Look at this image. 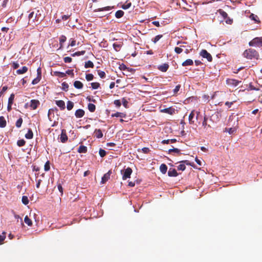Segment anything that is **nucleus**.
I'll return each instance as SVG.
<instances>
[{
    "mask_svg": "<svg viewBox=\"0 0 262 262\" xmlns=\"http://www.w3.org/2000/svg\"><path fill=\"white\" fill-rule=\"evenodd\" d=\"M42 10H36L31 12L28 16V24L30 25H37L43 20L44 16L42 15Z\"/></svg>",
    "mask_w": 262,
    "mask_h": 262,
    "instance_id": "f257e3e1",
    "label": "nucleus"
},
{
    "mask_svg": "<svg viewBox=\"0 0 262 262\" xmlns=\"http://www.w3.org/2000/svg\"><path fill=\"white\" fill-rule=\"evenodd\" d=\"M244 57L248 59H257L259 57V54L255 50L253 49H248L246 50L243 53Z\"/></svg>",
    "mask_w": 262,
    "mask_h": 262,
    "instance_id": "f03ea898",
    "label": "nucleus"
},
{
    "mask_svg": "<svg viewBox=\"0 0 262 262\" xmlns=\"http://www.w3.org/2000/svg\"><path fill=\"white\" fill-rule=\"evenodd\" d=\"M249 45L252 47L262 46V37H257L249 42Z\"/></svg>",
    "mask_w": 262,
    "mask_h": 262,
    "instance_id": "7ed1b4c3",
    "label": "nucleus"
},
{
    "mask_svg": "<svg viewBox=\"0 0 262 262\" xmlns=\"http://www.w3.org/2000/svg\"><path fill=\"white\" fill-rule=\"evenodd\" d=\"M211 122H212V119L211 117L209 118L206 115L204 117V120L202 123V125L205 128H211Z\"/></svg>",
    "mask_w": 262,
    "mask_h": 262,
    "instance_id": "20e7f679",
    "label": "nucleus"
},
{
    "mask_svg": "<svg viewBox=\"0 0 262 262\" xmlns=\"http://www.w3.org/2000/svg\"><path fill=\"white\" fill-rule=\"evenodd\" d=\"M133 170L130 167H127L124 170V171L122 170L121 173L122 174V179L123 180H125L129 178Z\"/></svg>",
    "mask_w": 262,
    "mask_h": 262,
    "instance_id": "39448f33",
    "label": "nucleus"
},
{
    "mask_svg": "<svg viewBox=\"0 0 262 262\" xmlns=\"http://www.w3.org/2000/svg\"><path fill=\"white\" fill-rule=\"evenodd\" d=\"M39 104L40 102L37 99H31L30 104L26 103L25 104V107L28 108L30 106L32 110H35Z\"/></svg>",
    "mask_w": 262,
    "mask_h": 262,
    "instance_id": "423d86ee",
    "label": "nucleus"
},
{
    "mask_svg": "<svg viewBox=\"0 0 262 262\" xmlns=\"http://www.w3.org/2000/svg\"><path fill=\"white\" fill-rule=\"evenodd\" d=\"M200 55L203 58H206L209 62L212 61V57L211 54L208 53L206 50H202L200 52Z\"/></svg>",
    "mask_w": 262,
    "mask_h": 262,
    "instance_id": "0eeeda50",
    "label": "nucleus"
},
{
    "mask_svg": "<svg viewBox=\"0 0 262 262\" xmlns=\"http://www.w3.org/2000/svg\"><path fill=\"white\" fill-rule=\"evenodd\" d=\"M41 69L40 68H38L37 69V77L33 80L32 84L35 85L38 83L41 80Z\"/></svg>",
    "mask_w": 262,
    "mask_h": 262,
    "instance_id": "6e6552de",
    "label": "nucleus"
},
{
    "mask_svg": "<svg viewBox=\"0 0 262 262\" xmlns=\"http://www.w3.org/2000/svg\"><path fill=\"white\" fill-rule=\"evenodd\" d=\"M68 136L65 129H62L60 140L61 142L65 143L68 140Z\"/></svg>",
    "mask_w": 262,
    "mask_h": 262,
    "instance_id": "1a4fd4ad",
    "label": "nucleus"
},
{
    "mask_svg": "<svg viewBox=\"0 0 262 262\" xmlns=\"http://www.w3.org/2000/svg\"><path fill=\"white\" fill-rule=\"evenodd\" d=\"M240 82H241V81L233 79H229L227 80V83L228 85L234 86H237Z\"/></svg>",
    "mask_w": 262,
    "mask_h": 262,
    "instance_id": "9d476101",
    "label": "nucleus"
},
{
    "mask_svg": "<svg viewBox=\"0 0 262 262\" xmlns=\"http://www.w3.org/2000/svg\"><path fill=\"white\" fill-rule=\"evenodd\" d=\"M112 173L111 170H109L107 173H105L101 179V183L104 184L110 178V175Z\"/></svg>",
    "mask_w": 262,
    "mask_h": 262,
    "instance_id": "9b49d317",
    "label": "nucleus"
},
{
    "mask_svg": "<svg viewBox=\"0 0 262 262\" xmlns=\"http://www.w3.org/2000/svg\"><path fill=\"white\" fill-rule=\"evenodd\" d=\"M85 112L82 109H78L75 111V116L77 118H80L84 116Z\"/></svg>",
    "mask_w": 262,
    "mask_h": 262,
    "instance_id": "f8f14e48",
    "label": "nucleus"
},
{
    "mask_svg": "<svg viewBox=\"0 0 262 262\" xmlns=\"http://www.w3.org/2000/svg\"><path fill=\"white\" fill-rule=\"evenodd\" d=\"M168 68L169 64L166 63L160 65L158 67V70L162 72H166L168 69Z\"/></svg>",
    "mask_w": 262,
    "mask_h": 262,
    "instance_id": "ddd939ff",
    "label": "nucleus"
},
{
    "mask_svg": "<svg viewBox=\"0 0 262 262\" xmlns=\"http://www.w3.org/2000/svg\"><path fill=\"white\" fill-rule=\"evenodd\" d=\"M161 112H163V113H167V114H168L170 115H172L175 112V109L171 107H169L168 108L161 110Z\"/></svg>",
    "mask_w": 262,
    "mask_h": 262,
    "instance_id": "4468645a",
    "label": "nucleus"
},
{
    "mask_svg": "<svg viewBox=\"0 0 262 262\" xmlns=\"http://www.w3.org/2000/svg\"><path fill=\"white\" fill-rule=\"evenodd\" d=\"M56 104L61 110H64L66 107L65 103L62 100L56 101Z\"/></svg>",
    "mask_w": 262,
    "mask_h": 262,
    "instance_id": "2eb2a0df",
    "label": "nucleus"
},
{
    "mask_svg": "<svg viewBox=\"0 0 262 262\" xmlns=\"http://www.w3.org/2000/svg\"><path fill=\"white\" fill-rule=\"evenodd\" d=\"M168 175L169 177H177L178 173L175 169L170 168L168 171Z\"/></svg>",
    "mask_w": 262,
    "mask_h": 262,
    "instance_id": "dca6fc26",
    "label": "nucleus"
},
{
    "mask_svg": "<svg viewBox=\"0 0 262 262\" xmlns=\"http://www.w3.org/2000/svg\"><path fill=\"white\" fill-rule=\"evenodd\" d=\"M28 68L27 67L24 66L21 69L17 70L16 73L18 75L23 74L26 73L28 71Z\"/></svg>",
    "mask_w": 262,
    "mask_h": 262,
    "instance_id": "f3484780",
    "label": "nucleus"
},
{
    "mask_svg": "<svg viewBox=\"0 0 262 262\" xmlns=\"http://www.w3.org/2000/svg\"><path fill=\"white\" fill-rule=\"evenodd\" d=\"M7 124L6 120L4 117L1 116L0 117V127L4 128L6 127Z\"/></svg>",
    "mask_w": 262,
    "mask_h": 262,
    "instance_id": "a211bd4d",
    "label": "nucleus"
},
{
    "mask_svg": "<svg viewBox=\"0 0 262 262\" xmlns=\"http://www.w3.org/2000/svg\"><path fill=\"white\" fill-rule=\"evenodd\" d=\"M67 37L64 35H61L59 38V49H61L63 48V43L66 41Z\"/></svg>",
    "mask_w": 262,
    "mask_h": 262,
    "instance_id": "6ab92c4d",
    "label": "nucleus"
},
{
    "mask_svg": "<svg viewBox=\"0 0 262 262\" xmlns=\"http://www.w3.org/2000/svg\"><path fill=\"white\" fill-rule=\"evenodd\" d=\"M74 86L77 89H81L83 88V85L81 81L77 80L74 82Z\"/></svg>",
    "mask_w": 262,
    "mask_h": 262,
    "instance_id": "aec40b11",
    "label": "nucleus"
},
{
    "mask_svg": "<svg viewBox=\"0 0 262 262\" xmlns=\"http://www.w3.org/2000/svg\"><path fill=\"white\" fill-rule=\"evenodd\" d=\"M193 60L190 59H188L186 60L185 61H184L182 63V65L183 67H186V66H188L193 65Z\"/></svg>",
    "mask_w": 262,
    "mask_h": 262,
    "instance_id": "412c9836",
    "label": "nucleus"
},
{
    "mask_svg": "<svg viewBox=\"0 0 262 262\" xmlns=\"http://www.w3.org/2000/svg\"><path fill=\"white\" fill-rule=\"evenodd\" d=\"M88 108L90 112L93 113L95 111L96 106L93 103H89L88 104Z\"/></svg>",
    "mask_w": 262,
    "mask_h": 262,
    "instance_id": "4be33fe9",
    "label": "nucleus"
},
{
    "mask_svg": "<svg viewBox=\"0 0 262 262\" xmlns=\"http://www.w3.org/2000/svg\"><path fill=\"white\" fill-rule=\"evenodd\" d=\"M94 134H95V136L97 138H101L103 137V134L100 129H96L95 130Z\"/></svg>",
    "mask_w": 262,
    "mask_h": 262,
    "instance_id": "5701e85b",
    "label": "nucleus"
},
{
    "mask_svg": "<svg viewBox=\"0 0 262 262\" xmlns=\"http://www.w3.org/2000/svg\"><path fill=\"white\" fill-rule=\"evenodd\" d=\"M111 116L112 117H121V118H125L126 115L123 113L117 112L114 114H112Z\"/></svg>",
    "mask_w": 262,
    "mask_h": 262,
    "instance_id": "b1692460",
    "label": "nucleus"
},
{
    "mask_svg": "<svg viewBox=\"0 0 262 262\" xmlns=\"http://www.w3.org/2000/svg\"><path fill=\"white\" fill-rule=\"evenodd\" d=\"M26 138L28 139H31L33 137V133L31 129H29L28 133L25 135Z\"/></svg>",
    "mask_w": 262,
    "mask_h": 262,
    "instance_id": "393cba45",
    "label": "nucleus"
},
{
    "mask_svg": "<svg viewBox=\"0 0 262 262\" xmlns=\"http://www.w3.org/2000/svg\"><path fill=\"white\" fill-rule=\"evenodd\" d=\"M160 170L163 174H165L167 171V167L165 164H162L160 166Z\"/></svg>",
    "mask_w": 262,
    "mask_h": 262,
    "instance_id": "a878e982",
    "label": "nucleus"
},
{
    "mask_svg": "<svg viewBox=\"0 0 262 262\" xmlns=\"http://www.w3.org/2000/svg\"><path fill=\"white\" fill-rule=\"evenodd\" d=\"M77 151L79 153H85L87 151V147L84 145H80Z\"/></svg>",
    "mask_w": 262,
    "mask_h": 262,
    "instance_id": "bb28decb",
    "label": "nucleus"
},
{
    "mask_svg": "<svg viewBox=\"0 0 262 262\" xmlns=\"http://www.w3.org/2000/svg\"><path fill=\"white\" fill-rule=\"evenodd\" d=\"M54 75L56 76H58L60 78H63L66 76V73L59 72V71H55L54 72Z\"/></svg>",
    "mask_w": 262,
    "mask_h": 262,
    "instance_id": "cd10ccee",
    "label": "nucleus"
},
{
    "mask_svg": "<svg viewBox=\"0 0 262 262\" xmlns=\"http://www.w3.org/2000/svg\"><path fill=\"white\" fill-rule=\"evenodd\" d=\"M194 110L191 111V113L189 115L188 120H189V122L190 124H193L194 123V121L193 120V119L194 116Z\"/></svg>",
    "mask_w": 262,
    "mask_h": 262,
    "instance_id": "c85d7f7f",
    "label": "nucleus"
},
{
    "mask_svg": "<svg viewBox=\"0 0 262 262\" xmlns=\"http://www.w3.org/2000/svg\"><path fill=\"white\" fill-rule=\"evenodd\" d=\"M94 67V63H93L92 61H91L90 60H89L85 62L84 67L85 68H93Z\"/></svg>",
    "mask_w": 262,
    "mask_h": 262,
    "instance_id": "c756f323",
    "label": "nucleus"
},
{
    "mask_svg": "<svg viewBox=\"0 0 262 262\" xmlns=\"http://www.w3.org/2000/svg\"><path fill=\"white\" fill-rule=\"evenodd\" d=\"M124 15V12L122 10H118L115 13V16L117 18L122 17Z\"/></svg>",
    "mask_w": 262,
    "mask_h": 262,
    "instance_id": "7c9ffc66",
    "label": "nucleus"
},
{
    "mask_svg": "<svg viewBox=\"0 0 262 262\" xmlns=\"http://www.w3.org/2000/svg\"><path fill=\"white\" fill-rule=\"evenodd\" d=\"M24 222L29 226H31L32 225V221L31 220V219L27 215H26L25 217Z\"/></svg>",
    "mask_w": 262,
    "mask_h": 262,
    "instance_id": "2f4dec72",
    "label": "nucleus"
},
{
    "mask_svg": "<svg viewBox=\"0 0 262 262\" xmlns=\"http://www.w3.org/2000/svg\"><path fill=\"white\" fill-rule=\"evenodd\" d=\"M172 152H174L176 153H177L178 155H180L181 154V151L180 149H179L178 148H173L172 149H170L168 150V153L170 154Z\"/></svg>",
    "mask_w": 262,
    "mask_h": 262,
    "instance_id": "473e14b6",
    "label": "nucleus"
},
{
    "mask_svg": "<svg viewBox=\"0 0 262 262\" xmlns=\"http://www.w3.org/2000/svg\"><path fill=\"white\" fill-rule=\"evenodd\" d=\"M113 46L114 50L116 51H119L121 49L122 45L120 43H114Z\"/></svg>",
    "mask_w": 262,
    "mask_h": 262,
    "instance_id": "72a5a7b5",
    "label": "nucleus"
},
{
    "mask_svg": "<svg viewBox=\"0 0 262 262\" xmlns=\"http://www.w3.org/2000/svg\"><path fill=\"white\" fill-rule=\"evenodd\" d=\"M74 103L71 101H68L67 102V108L68 110H71L74 107Z\"/></svg>",
    "mask_w": 262,
    "mask_h": 262,
    "instance_id": "f704fd0d",
    "label": "nucleus"
},
{
    "mask_svg": "<svg viewBox=\"0 0 262 262\" xmlns=\"http://www.w3.org/2000/svg\"><path fill=\"white\" fill-rule=\"evenodd\" d=\"M250 18L252 20H253L255 22H259L258 17L254 14H251L250 16Z\"/></svg>",
    "mask_w": 262,
    "mask_h": 262,
    "instance_id": "c9c22d12",
    "label": "nucleus"
},
{
    "mask_svg": "<svg viewBox=\"0 0 262 262\" xmlns=\"http://www.w3.org/2000/svg\"><path fill=\"white\" fill-rule=\"evenodd\" d=\"M219 12L224 19H226L228 16V14L223 10L220 9Z\"/></svg>",
    "mask_w": 262,
    "mask_h": 262,
    "instance_id": "e433bc0d",
    "label": "nucleus"
},
{
    "mask_svg": "<svg viewBox=\"0 0 262 262\" xmlns=\"http://www.w3.org/2000/svg\"><path fill=\"white\" fill-rule=\"evenodd\" d=\"M131 5H132L131 2H127H127H126V3L124 4H123L121 6V7H122V9L125 10V9H127L129 8H130Z\"/></svg>",
    "mask_w": 262,
    "mask_h": 262,
    "instance_id": "4c0bfd02",
    "label": "nucleus"
},
{
    "mask_svg": "<svg viewBox=\"0 0 262 262\" xmlns=\"http://www.w3.org/2000/svg\"><path fill=\"white\" fill-rule=\"evenodd\" d=\"M23 119L22 118H19L17 121L16 122L15 125L17 128L20 127L21 124L23 123Z\"/></svg>",
    "mask_w": 262,
    "mask_h": 262,
    "instance_id": "58836bf2",
    "label": "nucleus"
},
{
    "mask_svg": "<svg viewBox=\"0 0 262 262\" xmlns=\"http://www.w3.org/2000/svg\"><path fill=\"white\" fill-rule=\"evenodd\" d=\"M26 141L24 139L18 140L17 142V145L19 147L23 146L25 145Z\"/></svg>",
    "mask_w": 262,
    "mask_h": 262,
    "instance_id": "ea45409f",
    "label": "nucleus"
},
{
    "mask_svg": "<svg viewBox=\"0 0 262 262\" xmlns=\"http://www.w3.org/2000/svg\"><path fill=\"white\" fill-rule=\"evenodd\" d=\"M163 37L162 35H158L155 36V38L152 39V41L154 42V43H156L157 42H158L160 39H161Z\"/></svg>",
    "mask_w": 262,
    "mask_h": 262,
    "instance_id": "a19ab883",
    "label": "nucleus"
},
{
    "mask_svg": "<svg viewBox=\"0 0 262 262\" xmlns=\"http://www.w3.org/2000/svg\"><path fill=\"white\" fill-rule=\"evenodd\" d=\"M50 169V163L49 161H47L44 166V169L46 171H49Z\"/></svg>",
    "mask_w": 262,
    "mask_h": 262,
    "instance_id": "79ce46f5",
    "label": "nucleus"
},
{
    "mask_svg": "<svg viewBox=\"0 0 262 262\" xmlns=\"http://www.w3.org/2000/svg\"><path fill=\"white\" fill-rule=\"evenodd\" d=\"M6 234L5 232H3L2 234L0 235V245L3 244V241L6 238Z\"/></svg>",
    "mask_w": 262,
    "mask_h": 262,
    "instance_id": "37998d69",
    "label": "nucleus"
},
{
    "mask_svg": "<svg viewBox=\"0 0 262 262\" xmlns=\"http://www.w3.org/2000/svg\"><path fill=\"white\" fill-rule=\"evenodd\" d=\"M85 51H78V52H76L72 54V56H75L83 55H84L85 54Z\"/></svg>",
    "mask_w": 262,
    "mask_h": 262,
    "instance_id": "c03bdc74",
    "label": "nucleus"
},
{
    "mask_svg": "<svg viewBox=\"0 0 262 262\" xmlns=\"http://www.w3.org/2000/svg\"><path fill=\"white\" fill-rule=\"evenodd\" d=\"M21 201L25 205H27L29 203V200L27 196H23Z\"/></svg>",
    "mask_w": 262,
    "mask_h": 262,
    "instance_id": "a18cd8bd",
    "label": "nucleus"
},
{
    "mask_svg": "<svg viewBox=\"0 0 262 262\" xmlns=\"http://www.w3.org/2000/svg\"><path fill=\"white\" fill-rule=\"evenodd\" d=\"M91 85L93 89H97L100 86V83L98 82H92Z\"/></svg>",
    "mask_w": 262,
    "mask_h": 262,
    "instance_id": "49530a36",
    "label": "nucleus"
},
{
    "mask_svg": "<svg viewBox=\"0 0 262 262\" xmlns=\"http://www.w3.org/2000/svg\"><path fill=\"white\" fill-rule=\"evenodd\" d=\"M99 154L100 156L102 158V157H104V156H105L106 152L105 150H104L102 148H100L99 150Z\"/></svg>",
    "mask_w": 262,
    "mask_h": 262,
    "instance_id": "de8ad7c7",
    "label": "nucleus"
},
{
    "mask_svg": "<svg viewBox=\"0 0 262 262\" xmlns=\"http://www.w3.org/2000/svg\"><path fill=\"white\" fill-rule=\"evenodd\" d=\"M85 78L87 80V81H91L94 78V76L92 74H88L85 75Z\"/></svg>",
    "mask_w": 262,
    "mask_h": 262,
    "instance_id": "09e8293b",
    "label": "nucleus"
},
{
    "mask_svg": "<svg viewBox=\"0 0 262 262\" xmlns=\"http://www.w3.org/2000/svg\"><path fill=\"white\" fill-rule=\"evenodd\" d=\"M98 74L101 78H104L105 77V73L104 71H102L100 70L98 71Z\"/></svg>",
    "mask_w": 262,
    "mask_h": 262,
    "instance_id": "8fccbe9b",
    "label": "nucleus"
},
{
    "mask_svg": "<svg viewBox=\"0 0 262 262\" xmlns=\"http://www.w3.org/2000/svg\"><path fill=\"white\" fill-rule=\"evenodd\" d=\"M8 89L7 86H4L2 88V89L0 91V97H3V94Z\"/></svg>",
    "mask_w": 262,
    "mask_h": 262,
    "instance_id": "3c124183",
    "label": "nucleus"
},
{
    "mask_svg": "<svg viewBox=\"0 0 262 262\" xmlns=\"http://www.w3.org/2000/svg\"><path fill=\"white\" fill-rule=\"evenodd\" d=\"M186 168V166L185 165V164H180L178 166V169L179 170H182V171H184Z\"/></svg>",
    "mask_w": 262,
    "mask_h": 262,
    "instance_id": "603ef678",
    "label": "nucleus"
},
{
    "mask_svg": "<svg viewBox=\"0 0 262 262\" xmlns=\"http://www.w3.org/2000/svg\"><path fill=\"white\" fill-rule=\"evenodd\" d=\"M65 73H66V75L68 74L70 75L72 77H74V74L73 70H68L66 71Z\"/></svg>",
    "mask_w": 262,
    "mask_h": 262,
    "instance_id": "864d4df0",
    "label": "nucleus"
},
{
    "mask_svg": "<svg viewBox=\"0 0 262 262\" xmlns=\"http://www.w3.org/2000/svg\"><path fill=\"white\" fill-rule=\"evenodd\" d=\"M63 60L65 63H70L72 62V59L70 57H65L63 58Z\"/></svg>",
    "mask_w": 262,
    "mask_h": 262,
    "instance_id": "5fc2aeb1",
    "label": "nucleus"
},
{
    "mask_svg": "<svg viewBox=\"0 0 262 262\" xmlns=\"http://www.w3.org/2000/svg\"><path fill=\"white\" fill-rule=\"evenodd\" d=\"M8 110L9 111L11 109V105L13 103V100L14 99H8Z\"/></svg>",
    "mask_w": 262,
    "mask_h": 262,
    "instance_id": "6e6d98bb",
    "label": "nucleus"
},
{
    "mask_svg": "<svg viewBox=\"0 0 262 262\" xmlns=\"http://www.w3.org/2000/svg\"><path fill=\"white\" fill-rule=\"evenodd\" d=\"M174 51L177 53V54H180L183 51V49L182 48H179V47H176L174 48Z\"/></svg>",
    "mask_w": 262,
    "mask_h": 262,
    "instance_id": "4d7b16f0",
    "label": "nucleus"
},
{
    "mask_svg": "<svg viewBox=\"0 0 262 262\" xmlns=\"http://www.w3.org/2000/svg\"><path fill=\"white\" fill-rule=\"evenodd\" d=\"M57 188H58V190L60 191V192L61 193V194L62 195L63 194V188L62 187L61 184L59 183L57 185Z\"/></svg>",
    "mask_w": 262,
    "mask_h": 262,
    "instance_id": "13d9d810",
    "label": "nucleus"
},
{
    "mask_svg": "<svg viewBox=\"0 0 262 262\" xmlns=\"http://www.w3.org/2000/svg\"><path fill=\"white\" fill-rule=\"evenodd\" d=\"M142 150L144 154H147L150 151V149L148 147H143L142 148Z\"/></svg>",
    "mask_w": 262,
    "mask_h": 262,
    "instance_id": "bf43d9fd",
    "label": "nucleus"
},
{
    "mask_svg": "<svg viewBox=\"0 0 262 262\" xmlns=\"http://www.w3.org/2000/svg\"><path fill=\"white\" fill-rule=\"evenodd\" d=\"M19 65L18 63L16 62H13L12 63V67L14 69H16L19 67Z\"/></svg>",
    "mask_w": 262,
    "mask_h": 262,
    "instance_id": "052dcab7",
    "label": "nucleus"
},
{
    "mask_svg": "<svg viewBox=\"0 0 262 262\" xmlns=\"http://www.w3.org/2000/svg\"><path fill=\"white\" fill-rule=\"evenodd\" d=\"M114 104L118 107L121 106V102L119 99H116L114 101Z\"/></svg>",
    "mask_w": 262,
    "mask_h": 262,
    "instance_id": "680f3d73",
    "label": "nucleus"
},
{
    "mask_svg": "<svg viewBox=\"0 0 262 262\" xmlns=\"http://www.w3.org/2000/svg\"><path fill=\"white\" fill-rule=\"evenodd\" d=\"M181 88V85L179 84L176 86L174 89L173 90V93L174 94L177 93L179 90Z\"/></svg>",
    "mask_w": 262,
    "mask_h": 262,
    "instance_id": "e2e57ef3",
    "label": "nucleus"
},
{
    "mask_svg": "<svg viewBox=\"0 0 262 262\" xmlns=\"http://www.w3.org/2000/svg\"><path fill=\"white\" fill-rule=\"evenodd\" d=\"M226 23L228 24H231L233 23V20L229 18L228 16L226 18Z\"/></svg>",
    "mask_w": 262,
    "mask_h": 262,
    "instance_id": "0e129e2a",
    "label": "nucleus"
},
{
    "mask_svg": "<svg viewBox=\"0 0 262 262\" xmlns=\"http://www.w3.org/2000/svg\"><path fill=\"white\" fill-rule=\"evenodd\" d=\"M123 105L125 108H128V101L126 99H124V100L123 101Z\"/></svg>",
    "mask_w": 262,
    "mask_h": 262,
    "instance_id": "69168bd1",
    "label": "nucleus"
},
{
    "mask_svg": "<svg viewBox=\"0 0 262 262\" xmlns=\"http://www.w3.org/2000/svg\"><path fill=\"white\" fill-rule=\"evenodd\" d=\"M109 10H110V7L108 6V7H105L99 9V11H102Z\"/></svg>",
    "mask_w": 262,
    "mask_h": 262,
    "instance_id": "338daca9",
    "label": "nucleus"
},
{
    "mask_svg": "<svg viewBox=\"0 0 262 262\" xmlns=\"http://www.w3.org/2000/svg\"><path fill=\"white\" fill-rule=\"evenodd\" d=\"M195 161L198 165H199L200 166L202 165L201 161L200 160H199L197 157L195 158Z\"/></svg>",
    "mask_w": 262,
    "mask_h": 262,
    "instance_id": "774afa93",
    "label": "nucleus"
}]
</instances>
